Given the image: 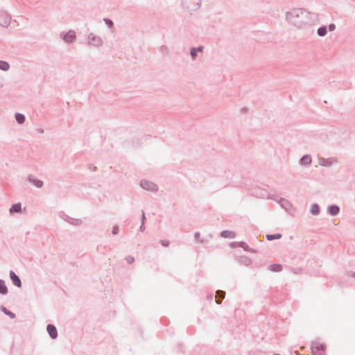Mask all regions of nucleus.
<instances>
[{"label":"nucleus","mask_w":355,"mask_h":355,"mask_svg":"<svg viewBox=\"0 0 355 355\" xmlns=\"http://www.w3.org/2000/svg\"><path fill=\"white\" fill-rule=\"evenodd\" d=\"M286 20L298 28L318 24V14L308 11L304 8H293L286 13Z\"/></svg>","instance_id":"obj_1"},{"label":"nucleus","mask_w":355,"mask_h":355,"mask_svg":"<svg viewBox=\"0 0 355 355\" xmlns=\"http://www.w3.org/2000/svg\"><path fill=\"white\" fill-rule=\"evenodd\" d=\"M182 6L189 12L198 10L202 3V0H182Z\"/></svg>","instance_id":"obj_2"},{"label":"nucleus","mask_w":355,"mask_h":355,"mask_svg":"<svg viewBox=\"0 0 355 355\" xmlns=\"http://www.w3.org/2000/svg\"><path fill=\"white\" fill-rule=\"evenodd\" d=\"M88 44L94 47H101L103 44V39L98 35L91 33L87 36Z\"/></svg>","instance_id":"obj_3"},{"label":"nucleus","mask_w":355,"mask_h":355,"mask_svg":"<svg viewBox=\"0 0 355 355\" xmlns=\"http://www.w3.org/2000/svg\"><path fill=\"white\" fill-rule=\"evenodd\" d=\"M60 38L67 44H72L76 39V33L73 30H69L67 33L62 32L60 35Z\"/></svg>","instance_id":"obj_4"},{"label":"nucleus","mask_w":355,"mask_h":355,"mask_svg":"<svg viewBox=\"0 0 355 355\" xmlns=\"http://www.w3.org/2000/svg\"><path fill=\"white\" fill-rule=\"evenodd\" d=\"M311 351L313 355H324L326 346L324 344L314 341L311 343Z\"/></svg>","instance_id":"obj_5"},{"label":"nucleus","mask_w":355,"mask_h":355,"mask_svg":"<svg viewBox=\"0 0 355 355\" xmlns=\"http://www.w3.org/2000/svg\"><path fill=\"white\" fill-rule=\"evenodd\" d=\"M140 186L142 189L146 191H150L153 192H156L158 191V187L156 184L146 180H141Z\"/></svg>","instance_id":"obj_6"},{"label":"nucleus","mask_w":355,"mask_h":355,"mask_svg":"<svg viewBox=\"0 0 355 355\" xmlns=\"http://www.w3.org/2000/svg\"><path fill=\"white\" fill-rule=\"evenodd\" d=\"M11 17L5 11L0 10V26L7 27L10 24Z\"/></svg>","instance_id":"obj_7"},{"label":"nucleus","mask_w":355,"mask_h":355,"mask_svg":"<svg viewBox=\"0 0 355 355\" xmlns=\"http://www.w3.org/2000/svg\"><path fill=\"white\" fill-rule=\"evenodd\" d=\"M9 275H10V279H11V281H12V284H13L15 286H17V287H18V288H21V279H20V278L19 277V276H18V275H17L15 274V272L14 271H12V270H10V271Z\"/></svg>","instance_id":"obj_8"},{"label":"nucleus","mask_w":355,"mask_h":355,"mask_svg":"<svg viewBox=\"0 0 355 355\" xmlns=\"http://www.w3.org/2000/svg\"><path fill=\"white\" fill-rule=\"evenodd\" d=\"M46 331H47L49 336L51 337V338L55 339L58 338V331H57L56 327L53 324H47Z\"/></svg>","instance_id":"obj_9"},{"label":"nucleus","mask_w":355,"mask_h":355,"mask_svg":"<svg viewBox=\"0 0 355 355\" xmlns=\"http://www.w3.org/2000/svg\"><path fill=\"white\" fill-rule=\"evenodd\" d=\"M336 160L334 158H324V157H320L318 159V164L320 166H330L332 165L333 163L336 162Z\"/></svg>","instance_id":"obj_10"},{"label":"nucleus","mask_w":355,"mask_h":355,"mask_svg":"<svg viewBox=\"0 0 355 355\" xmlns=\"http://www.w3.org/2000/svg\"><path fill=\"white\" fill-rule=\"evenodd\" d=\"M28 180L29 182L33 184L34 186H35L37 188H41L42 187L44 183L42 180L35 178L33 175H29L28 176Z\"/></svg>","instance_id":"obj_11"},{"label":"nucleus","mask_w":355,"mask_h":355,"mask_svg":"<svg viewBox=\"0 0 355 355\" xmlns=\"http://www.w3.org/2000/svg\"><path fill=\"white\" fill-rule=\"evenodd\" d=\"M327 212L331 216H336L340 212V207L336 205H329L327 208Z\"/></svg>","instance_id":"obj_12"},{"label":"nucleus","mask_w":355,"mask_h":355,"mask_svg":"<svg viewBox=\"0 0 355 355\" xmlns=\"http://www.w3.org/2000/svg\"><path fill=\"white\" fill-rule=\"evenodd\" d=\"M312 159L310 155H304L300 159V164L302 166H306L311 164Z\"/></svg>","instance_id":"obj_13"},{"label":"nucleus","mask_w":355,"mask_h":355,"mask_svg":"<svg viewBox=\"0 0 355 355\" xmlns=\"http://www.w3.org/2000/svg\"><path fill=\"white\" fill-rule=\"evenodd\" d=\"M225 296V292L221 290H218L216 292L215 301L218 304H220Z\"/></svg>","instance_id":"obj_14"},{"label":"nucleus","mask_w":355,"mask_h":355,"mask_svg":"<svg viewBox=\"0 0 355 355\" xmlns=\"http://www.w3.org/2000/svg\"><path fill=\"white\" fill-rule=\"evenodd\" d=\"M238 261L240 264L245 266H250L252 263V260L247 256H241L238 259Z\"/></svg>","instance_id":"obj_15"},{"label":"nucleus","mask_w":355,"mask_h":355,"mask_svg":"<svg viewBox=\"0 0 355 355\" xmlns=\"http://www.w3.org/2000/svg\"><path fill=\"white\" fill-rule=\"evenodd\" d=\"M220 236L223 238L234 239L236 236V233L233 231L223 230L221 232Z\"/></svg>","instance_id":"obj_16"},{"label":"nucleus","mask_w":355,"mask_h":355,"mask_svg":"<svg viewBox=\"0 0 355 355\" xmlns=\"http://www.w3.org/2000/svg\"><path fill=\"white\" fill-rule=\"evenodd\" d=\"M21 211V205L20 202L15 203L10 208V213H19Z\"/></svg>","instance_id":"obj_17"},{"label":"nucleus","mask_w":355,"mask_h":355,"mask_svg":"<svg viewBox=\"0 0 355 355\" xmlns=\"http://www.w3.org/2000/svg\"><path fill=\"white\" fill-rule=\"evenodd\" d=\"M0 310L6 315L9 316L11 319H14L16 315L14 313L7 309L3 306H0Z\"/></svg>","instance_id":"obj_18"},{"label":"nucleus","mask_w":355,"mask_h":355,"mask_svg":"<svg viewBox=\"0 0 355 355\" xmlns=\"http://www.w3.org/2000/svg\"><path fill=\"white\" fill-rule=\"evenodd\" d=\"M327 33V27L326 26H322L317 30V34L320 37H324Z\"/></svg>","instance_id":"obj_19"},{"label":"nucleus","mask_w":355,"mask_h":355,"mask_svg":"<svg viewBox=\"0 0 355 355\" xmlns=\"http://www.w3.org/2000/svg\"><path fill=\"white\" fill-rule=\"evenodd\" d=\"M8 293V288L6 285L5 281L0 279V294L6 295Z\"/></svg>","instance_id":"obj_20"},{"label":"nucleus","mask_w":355,"mask_h":355,"mask_svg":"<svg viewBox=\"0 0 355 355\" xmlns=\"http://www.w3.org/2000/svg\"><path fill=\"white\" fill-rule=\"evenodd\" d=\"M320 207L317 203H314L311 205L310 211L313 215H318L320 214Z\"/></svg>","instance_id":"obj_21"},{"label":"nucleus","mask_w":355,"mask_h":355,"mask_svg":"<svg viewBox=\"0 0 355 355\" xmlns=\"http://www.w3.org/2000/svg\"><path fill=\"white\" fill-rule=\"evenodd\" d=\"M15 119L18 123L22 124L25 122L26 117L23 114L16 113L15 114Z\"/></svg>","instance_id":"obj_22"},{"label":"nucleus","mask_w":355,"mask_h":355,"mask_svg":"<svg viewBox=\"0 0 355 355\" xmlns=\"http://www.w3.org/2000/svg\"><path fill=\"white\" fill-rule=\"evenodd\" d=\"M266 237L267 240L272 241L275 239H281L282 237V234L277 233V234H266Z\"/></svg>","instance_id":"obj_23"},{"label":"nucleus","mask_w":355,"mask_h":355,"mask_svg":"<svg viewBox=\"0 0 355 355\" xmlns=\"http://www.w3.org/2000/svg\"><path fill=\"white\" fill-rule=\"evenodd\" d=\"M239 247L242 248L244 250L248 252H254V250L250 248L248 244L243 241L237 243Z\"/></svg>","instance_id":"obj_24"},{"label":"nucleus","mask_w":355,"mask_h":355,"mask_svg":"<svg viewBox=\"0 0 355 355\" xmlns=\"http://www.w3.org/2000/svg\"><path fill=\"white\" fill-rule=\"evenodd\" d=\"M269 269L273 272H280L282 270V266L280 264H272L269 266Z\"/></svg>","instance_id":"obj_25"},{"label":"nucleus","mask_w":355,"mask_h":355,"mask_svg":"<svg viewBox=\"0 0 355 355\" xmlns=\"http://www.w3.org/2000/svg\"><path fill=\"white\" fill-rule=\"evenodd\" d=\"M10 69V64L8 62L0 60V69L2 71H8Z\"/></svg>","instance_id":"obj_26"},{"label":"nucleus","mask_w":355,"mask_h":355,"mask_svg":"<svg viewBox=\"0 0 355 355\" xmlns=\"http://www.w3.org/2000/svg\"><path fill=\"white\" fill-rule=\"evenodd\" d=\"M70 220L69 224L75 225V226H79L83 223L82 220L81 219H78V218H71V220Z\"/></svg>","instance_id":"obj_27"},{"label":"nucleus","mask_w":355,"mask_h":355,"mask_svg":"<svg viewBox=\"0 0 355 355\" xmlns=\"http://www.w3.org/2000/svg\"><path fill=\"white\" fill-rule=\"evenodd\" d=\"M280 204H281V206L282 207L285 208L286 209H288L291 207L290 202L287 200L284 199V198L281 199Z\"/></svg>","instance_id":"obj_28"},{"label":"nucleus","mask_w":355,"mask_h":355,"mask_svg":"<svg viewBox=\"0 0 355 355\" xmlns=\"http://www.w3.org/2000/svg\"><path fill=\"white\" fill-rule=\"evenodd\" d=\"M197 53H198V51H196V48L195 47H192L190 49V55H191V57L192 58V60H196V57H197Z\"/></svg>","instance_id":"obj_29"},{"label":"nucleus","mask_w":355,"mask_h":355,"mask_svg":"<svg viewBox=\"0 0 355 355\" xmlns=\"http://www.w3.org/2000/svg\"><path fill=\"white\" fill-rule=\"evenodd\" d=\"M159 52L162 54L166 55L168 53V47L166 45H162L159 49Z\"/></svg>","instance_id":"obj_30"},{"label":"nucleus","mask_w":355,"mask_h":355,"mask_svg":"<svg viewBox=\"0 0 355 355\" xmlns=\"http://www.w3.org/2000/svg\"><path fill=\"white\" fill-rule=\"evenodd\" d=\"M103 21L109 28H112L114 26L113 21L110 19L104 18Z\"/></svg>","instance_id":"obj_31"},{"label":"nucleus","mask_w":355,"mask_h":355,"mask_svg":"<svg viewBox=\"0 0 355 355\" xmlns=\"http://www.w3.org/2000/svg\"><path fill=\"white\" fill-rule=\"evenodd\" d=\"M194 237L196 241L199 243H203V240L200 239V234L199 232H196Z\"/></svg>","instance_id":"obj_32"},{"label":"nucleus","mask_w":355,"mask_h":355,"mask_svg":"<svg viewBox=\"0 0 355 355\" xmlns=\"http://www.w3.org/2000/svg\"><path fill=\"white\" fill-rule=\"evenodd\" d=\"M125 261H126L128 263H130V264L134 262V261H135L134 257H132V256H130V255L127 256V257L125 258Z\"/></svg>","instance_id":"obj_33"},{"label":"nucleus","mask_w":355,"mask_h":355,"mask_svg":"<svg viewBox=\"0 0 355 355\" xmlns=\"http://www.w3.org/2000/svg\"><path fill=\"white\" fill-rule=\"evenodd\" d=\"M119 227L117 225H115L113 226L112 227V234L114 235H116L118 233H119Z\"/></svg>","instance_id":"obj_34"},{"label":"nucleus","mask_w":355,"mask_h":355,"mask_svg":"<svg viewBox=\"0 0 355 355\" xmlns=\"http://www.w3.org/2000/svg\"><path fill=\"white\" fill-rule=\"evenodd\" d=\"M160 243L164 247H168L170 243L168 240H161Z\"/></svg>","instance_id":"obj_35"},{"label":"nucleus","mask_w":355,"mask_h":355,"mask_svg":"<svg viewBox=\"0 0 355 355\" xmlns=\"http://www.w3.org/2000/svg\"><path fill=\"white\" fill-rule=\"evenodd\" d=\"M328 29L329 31H334L336 29V25L334 24H330L328 26Z\"/></svg>","instance_id":"obj_36"},{"label":"nucleus","mask_w":355,"mask_h":355,"mask_svg":"<svg viewBox=\"0 0 355 355\" xmlns=\"http://www.w3.org/2000/svg\"><path fill=\"white\" fill-rule=\"evenodd\" d=\"M145 220H146L145 213L144 211H142V216H141V223H144Z\"/></svg>","instance_id":"obj_37"},{"label":"nucleus","mask_w":355,"mask_h":355,"mask_svg":"<svg viewBox=\"0 0 355 355\" xmlns=\"http://www.w3.org/2000/svg\"><path fill=\"white\" fill-rule=\"evenodd\" d=\"M204 47L202 46H199L198 47L196 48V51L198 52H202Z\"/></svg>","instance_id":"obj_38"},{"label":"nucleus","mask_w":355,"mask_h":355,"mask_svg":"<svg viewBox=\"0 0 355 355\" xmlns=\"http://www.w3.org/2000/svg\"><path fill=\"white\" fill-rule=\"evenodd\" d=\"M139 230L141 232H144L145 230V225H144V223H141L140 227H139Z\"/></svg>","instance_id":"obj_39"},{"label":"nucleus","mask_w":355,"mask_h":355,"mask_svg":"<svg viewBox=\"0 0 355 355\" xmlns=\"http://www.w3.org/2000/svg\"><path fill=\"white\" fill-rule=\"evenodd\" d=\"M64 220L69 223H70L69 220H71V217L69 216H65V218H64Z\"/></svg>","instance_id":"obj_40"},{"label":"nucleus","mask_w":355,"mask_h":355,"mask_svg":"<svg viewBox=\"0 0 355 355\" xmlns=\"http://www.w3.org/2000/svg\"><path fill=\"white\" fill-rule=\"evenodd\" d=\"M247 110H248V109H247L246 107H243V108L242 109V112H245L247 111Z\"/></svg>","instance_id":"obj_41"},{"label":"nucleus","mask_w":355,"mask_h":355,"mask_svg":"<svg viewBox=\"0 0 355 355\" xmlns=\"http://www.w3.org/2000/svg\"><path fill=\"white\" fill-rule=\"evenodd\" d=\"M352 277L355 278V272H352V275H351Z\"/></svg>","instance_id":"obj_42"},{"label":"nucleus","mask_w":355,"mask_h":355,"mask_svg":"<svg viewBox=\"0 0 355 355\" xmlns=\"http://www.w3.org/2000/svg\"><path fill=\"white\" fill-rule=\"evenodd\" d=\"M208 298H209V300H212V295H210L209 296H208Z\"/></svg>","instance_id":"obj_43"}]
</instances>
